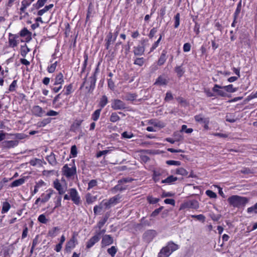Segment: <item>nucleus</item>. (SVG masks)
I'll use <instances>...</instances> for the list:
<instances>
[{
    "label": "nucleus",
    "mask_w": 257,
    "mask_h": 257,
    "mask_svg": "<svg viewBox=\"0 0 257 257\" xmlns=\"http://www.w3.org/2000/svg\"><path fill=\"white\" fill-rule=\"evenodd\" d=\"M191 217L193 218H195L197 219L198 220L202 222H204L205 220V217L203 214H199V215H191Z\"/></svg>",
    "instance_id": "49530a36"
},
{
    "label": "nucleus",
    "mask_w": 257,
    "mask_h": 257,
    "mask_svg": "<svg viewBox=\"0 0 257 257\" xmlns=\"http://www.w3.org/2000/svg\"><path fill=\"white\" fill-rule=\"evenodd\" d=\"M66 91L64 93V95H68L72 92L73 86L72 84H70L65 86Z\"/></svg>",
    "instance_id": "6e6d98bb"
},
{
    "label": "nucleus",
    "mask_w": 257,
    "mask_h": 257,
    "mask_svg": "<svg viewBox=\"0 0 257 257\" xmlns=\"http://www.w3.org/2000/svg\"><path fill=\"white\" fill-rule=\"evenodd\" d=\"M75 246V243H73V242H71L70 241H68L66 245V250L67 251H70V249L72 248H74Z\"/></svg>",
    "instance_id": "bf43d9fd"
},
{
    "label": "nucleus",
    "mask_w": 257,
    "mask_h": 257,
    "mask_svg": "<svg viewBox=\"0 0 257 257\" xmlns=\"http://www.w3.org/2000/svg\"><path fill=\"white\" fill-rule=\"evenodd\" d=\"M121 136L123 138L131 139L133 137L134 135L131 132L128 133L127 132H124L121 134Z\"/></svg>",
    "instance_id": "69168bd1"
},
{
    "label": "nucleus",
    "mask_w": 257,
    "mask_h": 257,
    "mask_svg": "<svg viewBox=\"0 0 257 257\" xmlns=\"http://www.w3.org/2000/svg\"><path fill=\"white\" fill-rule=\"evenodd\" d=\"M29 35V38L27 41H30L31 39V33L29 32L26 28H23L20 32V35L21 37H25L27 35Z\"/></svg>",
    "instance_id": "f704fd0d"
},
{
    "label": "nucleus",
    "mask_w": 257,
    "mask_h": 257,
    "mask_svg": "<svg viewBox=\"0 0 257 257\" xmlns=\"http://www.w3.org/2000/svg\"><path fill=\"white\" fill-rule=\"evenodd\" d=\"M64 81L63 75L62 73L60 72L56 75L55 78L54 85H58L59 84H62Z\"/></svg>",
    "instance_id": "b1692460"
},
{
    "label": "nucleus",
    "mask_w": 257,
    "mask_h": 257,
    "mask_svg": "<svg viewBox=\"0 0 257 257\" xmlns=\"http://www.w3.org/2000/svg\"><path fill=\"white\" fill-rule=\"evenodd\" d=\"M25 181V177L16 180L11 183V187H17V186H20V185H22L23 183H24Z\"/></svg>",
    "instance_id": "c756f323"
},
{
    "label": "nucleus",
    "mask_w": 257,
    "mask_h": 257,
    "mask_svg": "<svg viewBox=\"0 0 257 257\" xmlns=\"http://www.w3.org/2000/svg\"><path fill=\"white\" fill-rule=\"evenodd\" d=\"M145 63V60L143 57L137 58L134 61V64L139 65V66H142Z\"/></svg>",
    "instance_id": "c03bdc74"
},
{
    "label": "nucleus",
    "mask_w": 257,
    "mask_h": 257,
    "mask_svg": "<svg viewBox=\"0 0 257 257\" xmlns=\"http://www.w3.org/2000/svg\"><path fill=\"white\" fill-rule=\"evenodd\" d=\"M120 119V117L118 115L117 112H116L111 113L109 117V120L112 122H115L119 120Z\"/></svg>",
    "instance_id": "72a5a7b5"
},
{
    "label": "nucleus",
    "mask_w": 257,
    "mask_h": 257,
    "mask_svg": "<svg viewBox=\"0 0 257 257\" xmlns=\"http://www.w3.org/2000/svg\"><path fill=\"white\" fill-rule=\"evenodd\" d=\"M145 46L138 45L134 47V53L135 56H142L144 54Z\"/></svg>",
    "instance_id": "a211bd4d"
},
{
    "label": "nucleus",
    "mask_w": 257,
    "mask_h": 257,
    "mask_svg": "<svg viewBox=\"0 0 257 257\" xmlns=\"http://www.w3.org/2000/svg\"><path fill=\"white\" fill-rule=\"evenodd\" d=\"M117 251V248L115 246H112L107 250V253L110 254L111 257H114Z\"/></svg>",
    "instance_id": "4c0bfd02"
},
{
    "label": "nucleus",
    "mask_w": 257,
    "mask_h": 257,
    "mask_svg": "<svg viewBox=\"0 0 257 257\" xmlns=\"http://www.w3.org/2000/svg\"><path fill=\"white\" fill-rule=\"evenodd\" d=\"M108 102L107 97L105 95L102 96L100 99L98 104L99 106L100 107V108H103L107 104Z\"/></svg>",
    "instance_id": "cd10ccee"
},
{
    "label": "nucleus",
    "mask_w": 257,
    "mask_h": 257,
    "mask_svg": "<svg viewBox=\"0 0 257 257\" xmlns=\"http://www.w3.org/2000/svg\"><path fill=\"white\" fill-rule=\"evenodd\" d=\"M223 89V86H220L218 84H215L212 88V91L214 92H216L217 94L222 97H225L227 96L226 92L223 90H219V89Z\"/></svg>",
    "instance_id": "2eb2a0df"
},
{
    "label": "nucleus",
    "mask_w": 257,
    "mask_h": 257,
    "mask_svg": "<svg viewBox=\"0 0 257 257\" xmlns=\"http://www.w3.org/2000/svg\"><path fill=\"white\" fill-rule=\"evenodd\" d=\"M11 136H13L15 138L18 140H22L26 138V135L24 134L16 133L14 134H10Z\"/></svg>",
    "instance_id": "09e8293b"
},
{
    "label": "nucleus",
    "mask_w": 257,
    "mask_h": 257,
    "mask_svg": "<svg viewBox=\"0 0 257 257\" xmlns=\"http://www.w3.org/2000/svg\"><path fill=\"white\" fill-rule=\"evenodd\" d=\"M192 128H187V126L185 124H183L181 127V132H184L187 134H190L193 132Z\"/></svg>",
    "instance_id": "603ef678"
},
{
    "label": "nucleus",
    "mask_w": 257,
    "mask_h": 257,
    "mask_svg": "<svg viewBox=\"0 0 257 257\" xmlns=\"http://www.w3.org/2000/svg\"><path fill=\"white\" fill-rule=\"evenodd\" d=\"M114 38L113 37L112 33L110 32L107 35L105 41L106 42L105 47L106 50H109L110 45L115 41Z\"/></svg>",
    "instance_id": "9b49d317"
},
{
    "label": "nucleus",
    "mask_w": 257,
    "mask_h": 257,
    "mask_svg": "<svg viewBox=\"0 0 257 257\" xmlns=\"http://www.w3.org/2000/svg\"><path fill=\"white\" fill-rule=\"evenodd\" d=\"M166 164L168 165L180 166L181 163L178 161L168 160L166 161Z\"/></svg>",
    "instance_id": "4d7b16f0"
},
{
    "label": "nucleus",
    "mask_w": 257,
    "mask_h": 257,
    "mask_svg": "<svg viewBox=\"0 0 257 257\" xmlns=\"http://www.w3.org/2000/svg\"><path fill=\"white\" fill-rule=\"evenodd\" d=\"M33 2L30 0H23L21 2V7L20 9V14L25 13L26 9Z\"/></svg>",
    "instance_id": "6ab92c4d"
},
{
    "label": "nucleus",
    "mask_w": 257,
    "mask_h": 257,
    "mask_svg": "<svg viewBox=\"0 0 257 257\" xmlns=\"http://www.w3.org/2000/svg\"><path fill=\"white\" fill-rule=\"evenodd\" d=\"M54 187L58 191L60 195L63 194L66 192V187H63L58 180L54 182Z\"/></svg>",
    "instance_id": "ddd939ff"
},
{
    "label": "nucleus",
    "mask_w": 257,
    "mask_h": 257,
    "mask_svg": "<svg viewBox=\"0 0 257 257\" xmlns=\"http://www.w3.org/2000/svg\"><path fill=\"white\" fill-rule=\"evenodd\" d=\"M180 18V15L179 13H177L175 15V16H174V20H175L174 28H177L179 26Z\"/></svg>",
    "instance_id": "37998d69"
},
{
    "label": "nucleus",
    "mask_w": 257,
    "mask_h": 257,
    "mask_svg": "<svg viewBox=\"0 0 257 257\" xmlns=\"http://www.w3.org/2000/svg\"><path fill=\"white\" fill-rule=\"evenodd\" d=\"M99 239L100 237L95 234V235L91 237L86 242V248H91L95 244V243L97 242L99 240Z\"/></svg>",
    "instance_id": "4468645a"
},
{
    "label": "nucleus",
    "mask_w": 257,
    "mask_h": 257,
    "mask_svg": "<svg viewBox=\"0 0 257 257\" xmlns=\"http://www.w3.org/2000/svg\"><path fill=\"white\" fill-rule=\"evenodd\" d=\"M206 194L211 198H215L217 197L216 194L212 190H207L206 191Z\"/></svg>",
    "instance_id": "0e129e2a"
},
{
    "label": "nucleus",
    "mask_w": 257,
    "mask_h": 257,
    "mask_svg": "<svg viewBox=\"0 0 257 257\" xmlns=\"http://www.w3.org/2000/svg\"><path fill=\"white\" fill-rule=\"evenodd\" d=\"M101 111V108H99V109H97L96 110H95L94 111V112L92 114L91 119L93 121H95L98 119V118L100 116Z\"/></svg>",
    "instance_id": "2f4dec72"
},
{
    "label": "nucleus",
    "mask_w": 257,
    "mask_h": 257,
    "mask_svg": "<svg viewBox=\"0 0 257 257\" xmlns=\"http://www.w3.org/2000/svg\"><path fill=\"white\" fill-rule=\"evenodd\" d=\"M10 208H11V205L8 202H7V201L4 202L3 203L2 213H5L7 212Z\"/></svg>",
    "instance_id": "c9c22d12"
},
{
    "label": "nucleus",
    "mask_w": 257,
    "mask_h": 257,
    "mask_svg": "<svg viewBox=\"0 0 257 257\" xmlns=\"http://www.w3.org/2000/svg\"><path fill=\"white\" fill-rule=\"evenodd\" d=\"M86 201L87 204H90L95 201L96 200V197L91 195L89 193L86 195Z\"/></svg>",
    "instance_id": "7c9ffc66"
},
{
    "label": "nucleus",
    "mask_w": 257,
    "mask_h": 257,
    "mask_svg": "<svg viewBox=\"0 0 257 257\" xmlns=\"http://www.w3.org/2000/svg\"><path fill=\"white\" fill-rule=\"evenodd\" d=\"M38 220L40 222L44 224H46L48 221L44 214H41L40 215H39Z\"/></svg>",
    "instance_id": "e2e57ef3"
},
{
    "label": "nucleus",
    "mask_w": 257,
    "mask_h": 257,
    "mask_svg": "<svg viewBox=\"0 0 257 257\" xmlns=\"http://www.w3.org/2000/svg\"><path fill=\"white\" fill-rule=\"evenodd\" d=\"M57 65V62H55L54 63L52 64L50 66L48 67L47 70L49 73H53L56 68Z\"/></svg>",
    "instance_id": "de8ad7c7"
},
{
    "label": "nucleus",
    "mask_w": 257,
    "mask_h": 257,
    "mask_svg": "<svg viewBox=\"0 0 257 257\" xmlns=\"http://www.w3.org/2000/svg\"><path fill=\"white\" fill-rule=\"evenodd\" d=\"M194 119L196 121L202 123H209V119L208 118H204L202 116L201 114L196 115L194 116Z\"/></svg>",
    "instance_id": "c85d7f7f"
},
{
    "label": "nucleus",
    "mask_w": 257,
    "mask_h": 257,
    "mask_svg": "<svg viewBox=\"0 0 257 257\" xmlns=\"http://www.w3.org/2000/svg\"><path fill=\"white\" fill-rule=\"evenodd\" d=\"M9 45L11 47L14 48L16 47L18 45V43L16 39H14L13 38H11L9 37Z\"/></svg>",
    "instance_id": "864d4df0"
},
{
    "label": "nucleus",
    "mask_w": 257,
    "mask_h": 257,
    "mask_svg": "<svg viewBox=\"0 0 257 257\" xmlns=\"http://www.w3.org/2000/svg\"><path fill=\"white\" fill-rule=\"evenodd\" d=\"M165 247L168 249L170 253H172L173 251L178 249L179 246L177 244L174 243L173 241H170L168 243Z\"/></svg>",
    "instance_id": "aec40b11"
},
{
    "label": "nucleus",
    "mask_w": 257,
    "mask_h": 257,
    "mask_svg": "<svg viewBox=\"0 0 257 257\" xmlns=\"http://www.w3.org/2000/svg\"><path fill=\"white\" fill-rule=\"evenodd\" d=\"M46 159L52 166H54L57 164L55 155L53 153H51L50 155L48 156Z\"/></svg>",
    "instance_id": "5701e85b"
},
{
    "label": "nucleus",
    "mask_w": 257,
    "mask_h": 257,
    "mask_svg": "<svg viewBox=\"0 0 257 257\" xmlns=\"http://www.w3.org/2000/svg\"><path fill=\"white\" fill-rule=\"evenodd\" d=\"M96 81V78L94 77H90L89 78V81L87 82V85L85 86V89L87 90L88 93H91L94 90L95 86V83Z\"/></svg>",
    "instance_id": "9d476101"
},
{
    "label": "nucleus",
    "mask_w": 257,
    "mask_h": 257,
    "mask_svg": "<svg viewBox=\"0 0 257 257\" xmlns=\"http://www.w3.org/2000/svg\"><path fill=\"white\" fill-rule=\"evenodd\" d=\"M182 65L181 66H176L174 68V71L179 78L181 77L185 71L184 68L182 67Z\"/></svg>",
    "instance_id": "412c9836"
},
{
    "label": "nucleus",
    "mask_w": 257,
    "mask_h": 257,
    "mask_svg": "<svg viewBox=\"0 0 257 257\" xmlns=\"http://www.w3.org/2000/svg\"><path fill=\"white\" fill-rule=\"evenodd\" d=\"M70 199L73 202V203L79 205L81 203L80 197L78 195V193L75 188H71L69 190Z\"/></svg>",
    "instance_id": "39448f33"
},
{
    "label": "nucleus",
    "mask_w": 257,
    "mask_h": 257,
    "mask_svg": "<svg viewBox=\"0 0 257 257\" xmlns=\"http://www.w3.org/2000/svg\"><path fill=\"white\" fill-rule=\"evenodd\" d=\"M111 108L113 110H124L127 108L125 103L120 99H114L112 100Z\"/></svg>",
    "instance_id": "7ed1b4c3"
},
{
    "label": "nucleus",
    "mask_w": 257,
    "mask_h": 257,
    "mask_svg": "<svg viewBox=\"0 0 257 257\" xmlns=\"http://www.w3.org/2000/svg\"><path fill=\"white\" fill-rule=\"evenodd\" d=\"M102 202L99 205H96L94 207L93 211L95 215H97L98 212H100L103 207Z\"/></svg>",
    "instance_id": "8fccbe9b"
},
{
    "label": "nucleus",
    "mask_w": 257,
    "mask_h": 257,
    "mask_svg": "<svg viewBox=\"0 0 257 257\" xmlns=\"http://www.w3.org/2000/svg\"><path fill=\"white\" fill-rule=\"evenodd\" d=\"M223 89L228 92H234L237 91V88H233L232 84L223 86Z\"/></svg>",
    "instance_id": "a19ab883"
},
{
    "label": "nucleus",
    "mask_w": 257,
    "mask_h": 257,
    "mask_svg": "<svg viewBox=\"0 0 257 257\" xmlns=\"http://www.w3.org/2000/svg\"><path fill=\"white\" fill-rule=\"evenodd\" d=\"M53 191L52 190H50L48 194H47L46 195L44 194H43L42 195V197L43 198L41 199V202L42 203H45V202H47L49 200V199L50 198L51 195L53 193Z\"/></svg>",
    "instance_id": "473e14b6"
},
{
    "label": "nucleus",
    "mask_w": 257,
    "mask_h": 257,
    "mask_svg": "<svg viewBox=\"0 0 257 257\" xmlns=\"http://www.w3.org/2000/svg\"><path fill=\"white\" fill-rule=\"evenodd\" d=\"M227 202L230 206L239 208L244 207L248 203V199L246 197L234 195L228 198Z\"/></svg>",
    "instance_id": "f257e3e1"
},
{
    "label": "nucleus",
    "mask_w": 257,
    "mask_h": 257,
    "mask_svg": "<svg viewBox=\"0 0 257 257\" xmlns=\"http://www.w3.org/2000/svg\"><path fill=\"white\" fill-rule=\"evenodd\" d=\"M70 154L72 157L75 158L76 157L77 154V148L75 145H73L71 148Z\"/></svg>",
    "instance_id": "13d9d810"
},
{
    "label": "nucleus",
    "mask_w": 257,
    "mask_h": 257,
    "mask_svg": "<svg viewBox=\"0 0 257 257\" xmlns=\"http://www.w3.org/2000/svg\"><path fill=\"white\" fill-rule=\"evenodd\" d=\"M199 207L198 202L196 200H188L182 203L180 207V210L192 208L197 209Z\"/></svg>",
    "instance_id": "20e7f679"
},
{
    "label": "nucleus",
    "mask_w": 257,
    "mask_h": 257,
    "mask_svg": "<svg viewBox=\"0 0 257 257\" xmlns=\"http://www.w3.org/2000/svg\"><path fill=\"white\" fill-rule=\"evenodd\" d=\"M163 209V206H161L159 207V208H157L155 209L151 214V217H155L157 216L160 212L162 211V210Z\"/></svg>",
    "instance_id": "052dcab7"
},
{
    "label": "nucleus",
    "mask_w": 257,
    "mask_h": 257,
    "mask_svg": "<svg viewBox=\"0 0 257 257\" xmlns=\"http://www.w3.org/2000/svg\"><path fill=\"white\" fill-rule=\"evenodd\" d=\"M97 182L96 180H94V179L91 180L88 183V189L92 188L93 187L97 186Z\"/></svg>",
    "instance_id": "774afa93"
},
{
    "label": "nucleus",
    "mask_w": 257,
    "mask_h": 257,
    "mask_svg": "<svg viewBox=\"0 0 257 257\" xmlns=\"http://www.w3.org/2000/svg\"><path fill=\"white\" fill-rule=\"evenodd\" d=\"M147 200L150 204H156L160 201L159 198H154L152 196H148Z\"/></svg>",
    "instance_id": "ea45409f"
},
{
    "label": "nucleus",
    "mask_w": 257,
    "mask_h": 257,
    "mask_svg": "<svg viewBox=\"0 0 257 257\" xmlns=\"http://www.w3.org/2000/svg\"><path fill=\"white\" fill-rule=\"evenodd\" d=\"M19 141H5L2 142V146L3 149H9L18 145Z\"/></svg>",
    "instance_id": "1a4fd4ad"
},
{
    "label": "nucleus",
    "mask_w": 257,
    "mask_h": 257,
    "mask_svg": "<svg viewBox=\"0 0 257 257\" xmlns=\"http://www.w3.org/2000/svg\"><path fill=\"white\" fill-rule=\"evenodd\" d=\"M175 174L181 175L183 176H186L188 175V172L184 168H179L176 170Z\"/></svg>",
    "instance_id": "e433bc0d"
},
{
    "label": "nucleus",
    "mask_w": 257,
    "mask_h": 257,
    "mask_svg": "<svg viewBox=\"0 0 257 257\" xmlns=\"http://www.w3.org/2000/svg\"><path fill=\"white\" fill-rule=\"evenodd\" d=\"M30 51V49L28 48L26 44L24 46H22L21 48V55L25 57L28 53Z\"/></svg>",
    "instance_id": "58836bf2"
},
{
    "label": "nucleus",
    "mask_w": 257,
    "mask_h": 257,
    "mask_svg": "<svg viewBox=\"0 0 257 257\" xmlns=\"http://www.w3.org/2000/svg\"><path fill=\"white\" fill-rule=\"evenodd\" d=\"M120 199V197L119 195H116L113 197L110 198L108 201L104 202L103 200L102 205L105 207V208H110L112 205L116 204L118 203V201Z\"/></svg>",
    "instance_id": "0eeeda50"
},
{
    "label": "nucleus",
    "mask_w": 257,
    "mask_h": 257,
    "mask_svg": "<svg viewBox=\"0 0 257 257\" xmlns=\"http://www.w3.org/2000/svg\"><path fill=\"white\" fill-rule=\"evenodd\" d=\"M168 81L167 79L162 76H160L157 79L155 84H158L160 85H166L167 84Z\"/></svg>",
    "instance_id": "a878e982"
},
{
    "label": "nucleus",
    "mask_w": 257,
    "mask_h": 257,
    "mask_svg": "<svg viewBox=\"0 0 257 257\" xmlns=\"http://www.w3.org/2000/svg\"><path fill=\"white\" fill-rule=\"evenodd\" d=\"M167 51L166 50L164 49L162 51V53L160 55V58H159L157 65L159 66H162L165 63L167 58Z\"/></svg>",
    "instance_id": "dca6fc26"
},
{
    "label": "nucleus",
    "mask_w": 257,
    "mask_h": 257,
    "mask_svg": "<svg viewBox=\"0 0 257 257\" xmlns=\"http://www.w3.org/2000/svg\"><path fill=\"white\" fill-rule=\"evenodd\" d=\"M113 242V239L110 235L105 234L103 236L101 242V247H104L106 246L112 244Z\"/></svg>",
    "instance_id": "6e6552de"
},
{
    "label": "nucleus",
    "mask_w": 257,
    "mask_h": 257,
    "mask_svg": "<svg viewBox=\"0 0 257 257\" xmlns=\"http://www.w3.org/2000/svg\"><path fill=\"white\" fill-rule=\"evenodd\" d=\"M137 94L136 93H131L130 92H126L122 95L121 98L122 99L126 101H133L135 100L137 97Z\"/></svg>",
    "instance_id": "f3484780"
},
{
    "label": "nucleus",
    "mask_w": 257,
    "mask_h": 257,
    "mask_svg": "<svg viewBox=\"0 0 257 257\" xmlns=\"http://www.w3.org/2000/svg\"><path fill=\"white\" fill-rule=\"evenodd\" d=\"M171 254L169 250L165 246L161 249L158 253V257H169Z\"/></svg>",
    "instance_id": "4be33fe9"
},
{
    "label": "nucleus",
    "mask_w": 257,
    "mask_h": 257,
    "mask_svg": "<svg viewBox=\"0 0 257 257\" xmlns=\"http://www.w3.org/2000/svg\"><path fill=\"white\" fill-rule=\"evenodd\" d=\"M54 7L53 4H50L46 6L43 9L40 10L37 12V15L42 16L44 13L50 10Z\"/></svg>",
    "instance_id": "bb28decb"
},
{
    "label": "nucleus",
    "mask_w": 257,
    "mask_h": 257,
    "mask_svg": "<svg viewBox=\"0 0 257 257\" xmlns=\"http://www.w3.org/2000/svg\"><path fill=\"white\" fill-rule=\"evenodd\" d=\"M176 134H178L179 136L178 138H176L175 140H174L171 138H167L165 139V141L173 144H174L175 142H179V141L183 140V138L180 135V133L175 132L174 133V136H176Z\"/></svg>",
    "instance_id": "393cba45"
},
{
    "label": "nucleus",
    "mask_w": 257,
    "mask_h": 257,
    "mask_svg": "<svg viewBox=\"0 0 257 257\" xmlns=\"http://www.w3.org/2000/svg\"><path fill=\"white\" fill-rule=\"evenodd\" d=\"M51 118H47L43 119L42 121L40 122L39 126H45L47 124L51 122Z\"/></svg>",
    "instance_id": "680f3d73"
},
{
    "label": "nucleus",
    "mask_w": 257,
    "mask_h": 257,
    "mask_svg": "<svg viewBox=\"0 0 257 257\" xmlns=\"http://www.w3.org/2000/svg\"><path fill=\"white\" fill-rule=\"evenodd\" d=\"M44 111L42 108L39 105L34 106L32 109V112L33 114L36 116L41 117L44 113Z\"/></svg>",
    "instance_id": "f8f14e48"
},
{
    "label": "nucleus",
    "mask_w": 257,
    "mask_h": 257,
    "mask_svg": "<svg viewBox=\"0 0 257 257\" xmlns=\"http://www.w3.org/2000/svg\"><path fill=\"white\" fill-rule=\"evenodd\" d=\"M157 232L155 230L149 229L146 231L143 235V238L147 242H150L156 236Z\"/></svg>",
    "instance_id": "423d86ee"
},
{
    "label": "nucleus",
    "mask_w": 257,
    "mask_h": 257,
    "mask_svg": "<svg viewBox=\"0 0 257 257\" xmlns=\"http://www.w3.org/2000/svg\"><path fill=\"white\" fill-rule=\"evenodd\" d=\"M17 81L16 80H14L12 82V83H11V84L10 85V87H9V90L10 91L13 92V91H15L16 87L17 86Z\"/></svg>",
    "instance_id": "338daca9"
},
{
    "label": "nucleus",
    "mask_w": 257,
    "mask_h": 257,
    "mask_svg": "<svg viewBox=\"0 0 257 257\" xmlns=\"http://www.w3.org/2000/svg\"><path fill=\"white\" fill-rule=\"evenodd\" d=\"M61 199L62 197L61 196H58L56 197V201L55 202V206L53 209L52 212L57 207H61Z\"/></svg>",
    "instance_id": "a18cd8bd"
},
{
    "label": "nucleus",
    "mask_w": 257,
    "mask_h": 257,
    "mask_svg": "<svg viewBox=\"0 0 257 257\" xmlns=\"http://www.w3.org/2000/svg\"><path fill=\"white\" fill-rule=\"evenodd\" d=\"M248 213H257V202L252 206L249 207L247 209Z\"/></svg>",
    "instance_id": "3c124183"
},
{
    "label": "nucleus",
    "mask_w": 257,
    "mask_h": 257,
    "mask_svg": "<svg viewBox=\"0 0 257 257\" xmlns=\"http://www.w3.org/2000/svg\"><path fill=\"white\" fill-rule=\"evenodd\" d=\"M121 184H119L118 183V184L115 185L113 188H112V190L115 191V192H116V191H122L123 190H126V187L125 186H123L121 185Z\"/></svg>",
    "instance_id": "79ce46f5"
},
{
    "label": "nucleus",
    "mask_w": 257,
    "mask_h": 257,
    "mask_svg": "<svg viewBox=\"0 0 257 257\" xmlns=\"http://www.w3.org/2000/svg\"><path fill=\"white\" fill-rule=\"evenodd\" d=\"M168 184H171L178 180V178L173 175H170L167 178Z\"/></svg>",
    "instance_id": "5fc2aeb1"
},
{
    "label": "nucleus",
    "mask_w": 257,
    "mask_h": 257,
    "mask_svg": "<svg viewBox=\"0 0 257 257\" xmlns=\"http://www.w3.org/2000/svg\"><path fill=\"white\" fill-rule=\"evenodd\" d=\"M74 166L69 168L67 164L65 165L62 168L63 174L67 178H70L76 174V168L74 165V160H73Z\"/></svg>",
    "instance_id": "f03ea898"
}]
</instances>
